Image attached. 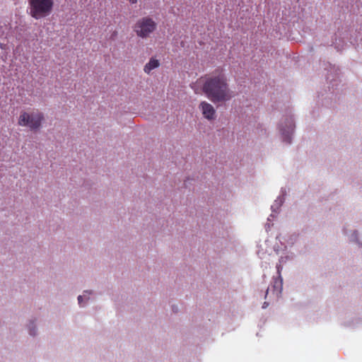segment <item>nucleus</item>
Wrapping results in <instances>:
<instances>
[{
    "mask_svg": "<svg viewBox=\"0 0 362 362\" xmlns=\"http://www.w3.org/2000/svg\"><path fill=\"white\" fill-rule=\"evenodd\" d=\"M202 92L214 104L230 100L234 95L223 69H215L201 78Z\"/></svg>",
    "mask_w": 362,
    "mask_h": 362,
    "instance_id": "1",
    "label": "nucleus"
},
{
    "mask_svg": "<svg viewBox=\"0 0 362 362\" xmlns=\"http://www.w3.org/2000/svg\"><path fill=\"white\" fill-rule=\"evenodd\" d=\"M30 15L40 19L48 16L52 11L54 0H28Z\"/></svg>",
    "mask_w": 362,
    "mask_h": 362,
    "instance_id": "2",
    "label": "nucleus"
},
{
    "mask_svg": "<svg viewBox=\"0 0 362 362\" xmlns=\"http://www.w3.org/2000/svg\"><path fill=\"white\" fill-rule=\"evenodd\" d=\"M157 23L153 18L146 16L139 19L134 26V31L138 37L147 38L156 30Z\"/></svg>",
    "mask_w": 362,
    "mask_h": 362,
    "instance_id": "3",
    "label": "nucleus"
},
{
    "mask_svg": "<svg viewBox=\"0 0 362 362\" xmlns=\"http://www.w3.org/2000/svg\"><path fill=\"white\" fill-rule=\"evenodd\" d=\"M43 119L44 115L39 111L30 114L23 112L19 116L18 124L22 127H28L31 130H37L40 128Z\"/></svg>",
    "mask_w": 362,
    "mask_h": 362,
    "instance_id": "4",
    "label": "nucleus"
},
{
    "mask_svg": "<svg viewBox=\"0 0 362 362\" xmlns=\"http://www.w3.org/2000/svg\"><path fill=\"white\" fill-rule=\"evenodd\" d=\"M199 109L201 110L204 118L208 120H213L216 117V110L214 106L206 101H202L199 105Z\"/></svg>",
    "mask_w": 362,
    "mask_h": 362,
    "instance_id": "5",
    "label": "nucleus"
},
{
    "mask_svg": "<svg viewBox=\"0 0 362 362\" xmlns=\"http://www.w3.org/2000/svg\"><path fill=\"white\" fill-rule=\"evenodd\" d=\"M286 129L281 127V131L284 135V140L286 141L288 144H290L291 139L290 134L293 132L294 128L293 119L291 117L286 119Z\"/></svg>",
    "mask_w": 362,
    "mask_h": 362,
    "instance_id": "6",
    "label": "nucleus"
},
{
    "mask_svg": "<svg viewBox=\"0 0 362 362\" xmlns=\"http://www.w3.org/2000/svg\"><path fill=\"white\" fill-rule=\"evenodd\" d=\"M160 65V62L158 59L154 58H151L149 62L144 66V71L146 74H150V72L154 69L158 67Z\"/></svg>",
    "mask_w": 362,
    "mask_h": 362,
    "instance_id": "7",
    "label": "nucleus"
},
{
    "mask_svg": "<svg viewBox=\"0 0 362 362\" xmlns=\"http://www.w3.org/2000/svg\"><path fill=\"white\" fill-rule=\"evenodd\" d=\"M30 334L33 335V336L35 335V327H33V328L30 327Z\"/></svg>",
    "mask_w": 362,
    "mask_h": 362,
    "instance_id": "8",
    "label": "nucleus"
},
{
    "mask_svg": "<svg viewBox=\"0 0 362 362\" xmlns=\"http://www.w3.org/2000/svg\"><path fill=\"white\" fill-rule=\"evenodd\" d=\"M82 300H83V296H79L78 297V303L80 304V305H81Z\"/></svg>",
    "mask_w": 362,
    "mask_h": 362,
    "instance_id": "9",
    "label": "nucleus"
},
{
    "mask_svg": "<svg viewBox=\"0 0 362 362\" xmlns=\"http://www.w3.org/2000/svg\"><path fill=\"white\" fill-rule=\"evenodd\" d=\"M129 2L132 4H136L138 0H128Z\"/></svg>",
    "mask_w": 362,
    "mask_h": 362,
    "instance_id": "10",
    "label": "nucleus"
},
{
    "mask_svg": "<svg viewBox=\"0 0 362 362\" xmlns=\"http://www.w3.org/2000/svg\"><path fill=\"white\" fill-rule=\"evenodd\" d=\"M267 306V303H264V305H263V308H265Z\"/></svg>",
    "mask_w": 362,
    "mask_h": 362,
    "instance_id": "11",
    "label": "nucleus"
}]
</instances>
